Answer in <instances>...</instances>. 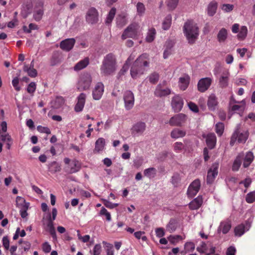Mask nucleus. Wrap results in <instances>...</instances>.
Instances as JSON below:
<instances>
[{
    "label": "nucleus",
    "mask_w": 255,
    "mask_h": 255,
    "mask_svg": "<svg viewBox=\"0 0 255 255\" xmlns=\"http://www.w3.org/2000/svg\"><path fill=\"white\" fill-rule=\"evenodd\" d=\"M105 146V140L103 138H98L95 143V147L94 150V152L99 153L100 151H102Z\"/></svg>",
    "instance_id": "26"
},
{
    "label": "nucleus",
    "mask_w": 255,
    "mask_h": 255,
    "mask_svg": "<svg viewBox=\"0 0 255 255\" xmlns=\"http://www.w3.org/2000/svg\"><path fill=\"white\" fill-rule=\"evenodd\" d=\"M137 13L139 15H142L145 11V7L143 3L140 2L137 3L136 5Z\"/></svg>",
    "instance_id": "44"
},
{
    "label": "nucleus",
    "mask_w": 255,
    "mask_h": 255,
    "mask_svg": "<svg viewBox=\"0 0 255 255\" xmlns=\"http://www.w3.org/2000/svg\"><path fill=\"white\" fill-rule=\"evenodd\" d=\"M43 6V2L40 0L34 11L33 18L37 21H39L42 17L44 12Z\"/></svg>",
    "instance_id": "19"
},
{
    "label": "nucleus",
    "mask_w": 255,
    "mask_h": 255,
    "mask_svg": "<svg viewBox=\"0 0 255 255\" xmlns=\"http://www.w3.org/2000/svg\"><path fill=\"white\" fill-rule=\"evenodd\" d=\"M213 79L211 77H206L201 78L198 82V90L200 92H205L211 86Z\"/></svg>",
    "instance_id": "12"
},
{
    "label": "nucleus",
    "mask_w": 255,
    "mask_h": 255,
    "mask_svg": "<svg viewBox=\"0 0 255 255\" xmlns=\"http://www.w3.org/2000/svg\"><path fill=\"white\" fill-rule=\"evenodd\" d=\"M132 55H131L126 61V63L124 65L122 69L119 72L120 74H124L125 72H126L128 69V63L130 62V60H132L133 58H131Z\"/></svg>",
    "instance_id": "53"
},
{
    "label": "nucleus",
    "mask_w": 255,
    "mask_h": 255,
    "mask_svg": "<svg viewBox=\"0 0 255 255\" xmlns=\"http://www.w3.org/2000/svg\"><path fill=\"white\" fill-rule=\"evenodd\" d=\"M86 21L90 24H93L98 22L99 14L97 10L94 7L88 9L86 16Z\"/></svg>",
    "instance_id": "11"
},
{
    "label": "nucleus",
    "mask_w": 255,
    "mask_h": 255,
    "mask_svg": "<svg viewBox=\"0 0 255 255\" xmlns=\"http://www.w3.org/2000/svg\"><path fill=\"white\" fill-rule=\"evenodd\" d=\"M60 164L56 161L52 162L49 165V170L51 173H55L60 170Z\"/></svg>",
    "instance_id": "41"
},
{
    "label": "nucleus",
    "mask_w": 255,
    "mask_h": 255,
    "mask_svg": "<svg viewBox=\"0 0 255 255\" xmlns=\"http://www.w3.org/2000/svg\"><path fill=\"white\" fill-rule=\"evenodd\" d=\"M32 8V3L31 0H25L22 4V11L25 15L29 14Z\"/></svg>",
    "instance_id": "30"
},
{
    "label": "nucleus",
    "mask_w": 255,
    "mask_h": 255,
    "mask_svg": "<svg viewBox=\"0 0 255 255\" xmlns=\"http://www.w3.org/2000/svg\"><path fill=\"white\" fill-rule=\"evenodd\" d=\"M29 205V204H25V205L20 207V214L22 218H25L28 215L27 210L28 209Z\"/></svg>",
    "instance_id": "49"
},
{
    "label": "nucleus",
    "mask_w": 255,
    "mask_h": 255,
    "mask_svg": "<svg viewBox=\"0 0 255 255\" xmlns=\"http://www.w3.org/2000/svg\"><path fill=\"white\" fill-rule=\"evenodd\" d=\"M246 200L249 203L255 201V192H249L246 196Z\"/></svg>",
    "instance_id": "56"
},
{
    "label": "nucleus",
    "mask_w": 255,
    "mask_h": 255,
    "mask_svg": "<svg viewBox=\"0 0 255 255\" xmlns=\"http://www.w3.org/2000/svg\"><path fill=\"white\" fill-rule=\"evenodd\" d=\"M104 92V85L102 82L97 83L95 86L93 91L92 96L94 100H100Z\"/></svg>",
    "instance_id": "16"
},
{
    "label": "nucleus",
    "mask_w": 255,
    "mask_h": 255,
    "mask_svg": "<svg viewBox=\"0 0 255 255\" xmlns=\"http://www.w3.org/2000/svg\"><path fill=\"white\" fill-rule=\"evenodd\" d=\"M216 132L219 135L221 136L224 130V125L222 123H218L216 125Z\"/></svg>",
    "instance_id": "51"
},
{
    "label": "nucleus",
    "mask_w": 255,
    "mask_h": 255,
    "mask_svg": "<svg viewBox=\"0 0 255 255\" xmlns=\"http://www.w3.org/2000/svg\"><path fill=\"white\" fill-rule=\"evenodd\" d=\"M143 173L145 176L149 178H153L156 174V170L153 167L145 169Z\"/></svg>",
    "instance_id": "43"
},
{
    "label": "nucleus",
    "mask_w": 255,
    "mask_h": 255,
    "mask_svg": "<svg viewBox=\"0 0 255 255\" xmlns=\"http://www.w3.org/2000/svg\"><path fill=\"white\" fill-rule=\"evenodd\" d=\"M23 71L27 72L28 75L31 77H35L37 75V72L34 68L29 67L27 65H25L23 67Z\"/></svg>",
    "instance_id": "37"
},
{
    "label": "nucleus",
    "mask_w": 255,
    "mask_h": 255,
    "mask_svg": "<svg viewBox=\"0 0 255 255\" xmlns=\"http://www.w3.org/2000/svg\"><path fill=\"white\" fill-rule=\"evenodd\" d=\"M244 157V153H240L239 154V155L237 156L236 158L235 159L233 166H232V170L234 171H238L242 162V160Z\"/></svg>",
    "instance_id": "27"
},
{
    "label": "nucleus",
    "mask_w": 255,
    "mask_h": 255,
    "mask_svg": "<svg viewBox=\"0 0 255 255\" xmlns=\"http://www.w3.org/2000/svg\"><path fill=\"white\" fill-rule=\"evenodd\" d=\"M202 203V197L199 195L189 203V207L191 210H197L201 206Z\"/></svg>",
    "instance_id": "23"
},
{
    "label": "nucleus",
    "mask_w": 255,
    "mask_h": 255,
    "mask_svg": "<svg viewBox=\"0 0 255 255\" xmlns=\"http://www.w3.org/2000/svg\"><path fill=\"white\" fill-rule=\"evenodd\" d=\"M185 254L192 252L195 249V245L193 242H187L184 245Z\"/></svg>",
    "instance_id": "52"
},
{
    "label": "nucleus",
    "mask_w": 255,
    "mask_h": 255,
    "mask_svg": "<svg viewBox=\"0 0 255 255\" xmlns=\"http://www.w3.org/2000/svg\"><path fill=\"white\" fill-rule=\"evenodd\" d=\"M146 124L142 122H138L135 123L132 127L131 130L132 135H141L145 130Z\"/></svg>",
    "instance_id": "17"
},
{
    "label": "nucleus",
    "mask_w": 255,
    "mask_h": 255,
    "mask_svg": "<svg viewBox=\"0 0 255 255\" xmlns=\"http://www.w3.org/2000/svg\"><path fill=\"white\" fill-rule=\"evenodd\" d=\"M172 16L170 14L167 15L162 22V28L164 30L168 29L171 24Z\"/></svg>",
    "instance_id": "39"
},
{
    "label": "nucleus",
    "mask_w": 255,
    "mask_h": 255,
    "mask_svg": "<svg viewBox=\"0 0 255 255\" xmlns=\"http://www.w3.org/2000/svg\"><path fill=\"white\" fill-rule=\"evenodd\" d=\"M196 250L200 253H204L207 250V244L205 242H202L200 246L197 248Z\"/></svg>",
    "instance_id": "60"
},
{
    "label": "nucleus",
    "mask_w": 255,
    "mask_h": 255,
    "mask_svg": "<svg viewBox=\"0 0 255 255\" xmlns=\"http://www.w3.org/2000/svg\"><path fill=\"white\" fill-rule=\"evenodd\" d=\"M206 143L210 149H213L215 147L216 143V136L214 133H211L207 134Z\"/></svg>",
    "instance_id": "25"
},
{
    "label": "nucleus",
    "mask_w": 255,
    "mask_h": 255,
    "mask_svg": "<svg viewBox=\"0 0 255 255\" xmlns=\"http://www.w3.org/2000/svg\"><path fill=\"white\" fill-rule=\"evenodd\" d=\"M184 104L182 98L178 95L174 96L171 100V106L174 111L178 112L180 111Z\"/></svg>",
    "instance_id": "15"
},
{
    "label": "nucleus",
    "mask_w": 255,
    "mask_h": 255,
    "mask_svg": "<svg viewBox=\"0 0 255 255\" xmlns=\"http://www.w3.org/2000/svg\"><path fill=\"white\" fill-rule=\"evenodd\" d=\"M218 102L216 96L213 94H211L208 98L207 102L209 109L211 111L215 110L218 105Z\"/></svg>",
    "instance_id": "24"
},
{
    "label": "nucleus",
    "mask_w": 255,
    "mask_h": 255,
    "mask_svg": "<svg viewBox=\"0 0 255 255\" xmlns=\"http://www.w3.org/2000/svg\"><path fill=\"white\" fill-rule=\"evenodd\" d=\"M75 43L74 38H68L60 42V47L63 50L69 51L73 48Z\"/></svg>",
    "instance_id": "18"
},
{
    "label": "nucleus",
    "mask_w": 255,
    "mask_h": 255,
    "mask_svg": "<svg viewBox=\"0 0 255 255\" xmlns=\"http://www.w3.org/2000/svg\"><path fill=\"white\" fill-rule=\"evenodd\" d=\"M37 130L41 133H45L47 134L51 133L50 129L47 127H42L41 126H38L37 127Z\"/></svg>",
    "instance_id": "59"
},
{
    "label": "nucleus",
    "mask_w": 255,
    "mask_h": 255,
    "mask_svg": "<svg viewBox=\"0 0 255 255\" xmlns=\"http://www.w3.org/2000/svg\"><path fill=\"white\" fill-rule=\"evenodd\" d=\"M92 81V78L90 74L88 73L82 74L79 77L77 84V89L80 91L89 89Z\"/></svg>",
    "instance_id": "5"
},
{
    "label": "nucleus",
    "mask_w": 255,
    "mask_h": 255,
    "mask_svg": "<svg viewBox=\"0 0 255 255\" xmlns=\"http://www.w3.org/2000/svg\"><path fill=\"white\" fill-rule=\"evenodd\" d=\"M183 32L190 44L195 43L199 35L198 27L195 23L192 21L185 22L183 27Z\"/></svg>",
    "instance_id": "3"
},
{
    "label": "nucleus",
    "mask_w": 255,
    "mask_h": 255,
    "mask_svg": "<svg viewBox=\"0 0 255 255\" xmlns=\"http://www.w3.org/2000/svg\"><path fill=\"white\" fill-rule=\"evenodd\" d=\"M86 94L81 93L78 97V102L75 107V110L77 112H81L82 111L85 103Z\"/></svg>",
    "instance_id": "21"
},
{
    "label": "nucleus",
    "mask_w": 255,
    "mask_h": 255,
    "mask_svg": "<svg viewBox=\"0 0 255 255\" xmlns=\"http://www.w3.org/2000/svg\"><path fill=\"white\" fill-rule=\"evenodd\" d=\"M89 63V59L88 57L85 58L84 59L80 60L74 67L75 71H80L86 67Z\"/></svg>",
    "instance_id": "29"
},
{
    "label": "nucleus",
    "mask_w": 255,
    "mask_h": 255,
    "mask_svg": "<svg viewBox=\"0 0 255 255\" xmlns=\"http://www.w3.org/2000/svg\"><path fill=\"white\" fill-rule=\"evenodd\" d=\"M254 158L253 153L251 151H248L246 153L245 156L244 155L243 166L245 168L248 167L252 162Z\"/></svg>",
    "instance_id": "28"
},
{
    "label": "nucleus",
    "mask_w": 255,
    "mask_h": 255,
    "mask_svg": "<svg viewBox=\"0 0 255 255\" xmlns=\"http://www.w3.org/2000/svg\"><path fill=\"white\" fill-rule=\"evenodd\" d=\"M227 37V30L225 28H222L218 33L217 39L220 43H222L225 41Z\"/></svg>",
    "instance_id": "34"
},
{
    "label": "nucleus",
    "mask_w": 255,
    "mask_h": 255,
    "mask_svg": "<svg viewBox=\"0 0 255 255\" xmlns=\"http://www.w3.org/2000/svg\"><path fill=\"white\" fill-rule=\"evenodd\" d=\"M232 227L230 220H227L221 222L218 228V233L222 232L223 234H227Z\"/></svg>",
    "instance_id": "20"
},
{
    "label": "nucleus",
    "mask_w": 255,
    "mask_h": 255,
    "mask_svg": "<svg viewBox=\"0 0 255 255\" xmlns=\"http://www.w3.org/2000/svg\"><path fill=\"white\" fill-rule=\"evenodd\" d=\"M12 85L16 91H19L20 90L21 88L19 86V80L18 77H15L12 80Z\"/></svg>",
    "instance_id": "55"
},
{
    "label": "nucleus",
    "mask_w": 255,
    "mask_h": 255,
    "mask_svg": "<svg viewBox=\"0 0 255 255\" xmlns=\"http://www.w3.org/2000/svg\"><path fill=\"white\" fill-rule=\"evenodd\" d=\"M168 239L171 244H175L178 241L182 239V237L180 235L170 236Z\"/></svg>",
    "instance_id": "57"
},
{
    "label": "nucleus",
    "mask_w": 255,
    "mask_h": 255,
    "mask_svg": "<svg viewBox=\"0 0 255 255\" xmlns=\"http://www.w3.org/2000/svg\"><path fill=\"white\" fill-rule=\"evenodd\" d=\"M147 57L146 54H143L134 62L130 69V75L133 78L136 79L144 73L145 67H148L149 64Z\"/></svg>",
    "instance_id": "1"
},
{
    "label": "nucleus",
    "mask_w": 255,
    "mask_h": 255,
    "mask_svg": "<svg viewBox=\"0 0 255 255\" xmlns=\"http://www.w3.org/2000/svg\"><path fill=\"white\" fill-rule=\"evenodd\" d=\"M184 147V144L181 142H176L173 145L174 151L177 153L181 152Z\"/></svg>",
    "instance_id": "50"
},
{
    "label": "nucleus",
    "mask_w": 255,
    "mask_h": 255,
    "mask_svg": "<svg viewBox=\"0 0 255 255\" xmlns=\"http://www.w3.org/2000/svg\"><path fill=\"white\" fill-rule=\"evenodd\" d=\"M178 2V0H167V5L168 7L171 9H174Z\"/></svg>",
    "instance_id": "58"
},
{
    "label": "nucleus",
    "mask_w": 255,
    "mask_h": 255,
    "mask_svg": "<svg viewBox=\"0 0 255 255\" xmlns=\"http://www.w3.org/2000/svg\"><path fill=\"white\" fill-rule=\"evenodd\" d=\"M148 79L150 83L155 84L158 81L159 76L158 73L154 72L148 76Z\"/></svg>",
    "instance_id": "48"
},
{
    "label": "nucleus",
    "mask_w": 255,
    "mask_h": 255,
    "mask_svg": "<svg viewBox=\"0 0 255 255\" xmlns=\"http://www.w3.org/2000/svg\"><path fill=\"white\" fill-rule=\"evenodd\" d=\"M176 226L174 221H170L167 226V229L168 231L172 233L175 231Z\"/></svg>",
    "instance_id": "64"
},
{
    "label": "nucleus",
    "mask_w": 255,
    "mask_h": 255,
    "mask_svg": "<svg viewBox=\"0 0 255 255\" xmlns=\"http://www.w3.org/2000/svg\"><path fill=\"white\" fill-rule=\"evenodd\" d=\"M190 78L188 75H185L183 77H181L179 79V86L181 90L184 91L185 90L190 82Z\"/></svg>",
    "instance_id": "22"
},
{
    "label": "nucleus",
    "mask_w": 255,
    "mask_h": 255,
    "mask_svg": "<svg viewBox=\"0 0 255 255\" xmlns=\"http://www.w3.org/2000/svg\"><path fill=\"white\" fill-rule=\"evenodd\" d=\"M127 23V20L125 16L119 15L117 17V24L119 27H122L125 25Z\"/></svg>",
    "instance_id": "46"
},
{
    "label": "nucleus",
    "mask_w": 255,
    "mask_h": 255,
    "mask_svg": "<svg viewBox=\"0 0 255 255\" xmlns=\"http://www.w3.org/2000/svg\"><path fill=\"white\" fill-rule=\"evenodd\" d=\"M239 32V33L238 35V38L240 40L244 39L246 37L247 34V27L245 26H242Z\"/></svg>",
    "instance_id": "45"
},
{
    "label": "nucleus",
    "mask_w": 255,
    "mask_h": 255,
    "mask_svg": "<svg viewBox=\"0 0 255 255\" xmlns=\"http://www.w3.org/2000/svg\"><path fill=\"white\" fill-rule=\"evenodd\" d=\"M36 90V84L34 82H31L28 86L27 91L30 94H33Z\"/></svg>",
    "instance_id": "63"
},
{
    "label": "nucleus",
    "mask_w": 255,
    "mask_h": 255,
    "mask_svg": "<svg viewBox=\"0 0 255 255\" xmlns=\"http://www.w3.org/2000/svg\"><path fill=\"white\" fill-rule=\"evenodd\" d=\"M65 101L62 97H57L52 102V106L54 109H58L62 106L64 104Z\"/></svg>",
    "instance_id": "36"
},
{
    "label": "nucleus",
    "mask_w": 255,
    "mask_h": 255,
    "mask_svg": "<svg viewBox=\"0 0 255 255\" xmlns=\"http://www.w3.org/2000/svg\"><path fill=\"white\" fill-rule=\"evenodd\" d=\"M182 177V175L180 173H175L172 177L171 182L174 186H177L181 180Z\"/></svg>",
    "instance_id": "42"
},
{
    "label": "nucleus",
    "mask_w": 255,
    "mask_h": 255,
    "mask_svg": "<svg viewBox=\"0 0 255 255\" xmlns=\"http://www.w3.org/2000/svg\"><path fill=\"white\" fill-rule=\"evenodd\" d=\"M166 82L163 81L158 84L155 88L154 94L157 97L166 96L171 94V89L166 87Z\"/></svg>",
    "instance_id": "8"
},
{
    "label": "nucleus",
    "mask_w": 255,
    "mask_h": 255,
    "mask_svg": "<svg viewBox=\"0 0 255 255\" xmlns=\"http://www.w3.org/2000/svg\"><path fill=\"white\" fill-rule=\"evenodd\" d=\"M116 58L113 54H109L104 58L100 70L101 74L109 76L113 74L117 69Z\"/></svg>",
    "instance_id": "2"
},
{
    "label": "nucleus",
    "mask_w": 255,
    "mask_h": 255,
    "mask_svg": "<svg viewBox=\"0 0 255 255\" xmlns=\"http://www.w3.org/2000/svg\"><path fill=\"white\" fill-rule=\"evenodd\" d=\"M100 215L101 216H105L106 220L108 221H111V216L110 213L107 211V210L104 207H102L100 212Z\"/></svg>",
    "instance_id": "54"
},
{
    "label": "nucleus",
    "mask_w": 255,
    "mask_h": 255,
    "mask_svg": "<svg viewBox=\"0 0 255 255\" xmlns=\"http://www.w3.org/2000/svg\"><path fill=\"white\" fill-rule=\"evenodd\" d=\"M187 117L183 114H179L174 115L170 118L169 124L171 126L181 127L186 122Z\"/></svg>",
    "instance_id": "9"
},
{
    "label": "nucleus",
    "mask_w": 255,
    "mask_h": 255,
    "mask_svg": "<svg viewBox=\"0 0 255 255\" xmlns=\"http://www.w3.org/2000/svg\"><path fill=\"white\" fill-rule=\"evenodd\" d=\"M186 134V132L183 130L179 128H174L171 132V137L173 138H178L184 136Z\"/></svg>",
    "instance_id": "33"
},
{
    "label": "nucleus",
    "mask_w": 255,
    "mask_h": 255,
    "mask_svg": "<svg viewBox=\"0 0 255 255\" xmlns=\"http://www.w3.org/2000/svg\"><path fill=\"white\" fill-rule=\"evenodd\" d=\"M139 26L136 23L130 24L124 31L122 38L126 39L127 38H136L139 34Z\"/></svg>",
    "instance_id": "6"
},
{
    "label": "nucleus",
    "mask_w": 255,
    "mask_h": 255,
    "mask_svg": "<svg viewBox=\"0 0 255 255\" xmlns=\"http://www.w3.org/2000/svg\"><path fill=\"white\" fill-rule=\"evenodd\" d=\"M64 162L66 164L68 165L69 170H67L70 173L77 172L81 169V162L77 160L74 159L71 161L68 158H65Z\"/></svg>",
    "instance_id": "10"
},
{
    "label": "nucleus",
    "mask_w": 255,
    "mask_h": 255,
    "mask_svg": "<svg viewBox=\"0 0 255 255\" xmlns=\"http://www.w3.org/2000/svg\"><path fill=\"white\" fill-rule=\"evenodd\" d=\"M116 12V9L115 8L113 7L110 10L106 19V22L107 23H111L115 15Z\"/></svg>",
    "instance_id": "47"
},
{
    "label": "nucleus",
    "mask_w": 255,
    "mask_h": 255,
    "mask_svg": "<svg viewBox=\"0 0 255 255\" xmlns=\"http://www.w3.org/2000/svg\"><path fill=\"white\" fill-rule=\"evenodd\" d=\"M229 73L228 72L223 73L219 79V85L222 88L226 87L228 85Z\"/></svg>",
    "instance_id": "32"
},
{
    "label": "nucleus",
    "mask_w": 255,
    "mask_h": 255,
    "mask_svg": "<svg viewBox=\"0 0 255 255\" xmlns=\"http://www.w3.org/2000/svg\"><path fill=\"white\" fill-rule=\"evenodd\" d=\"M217 8V3L216 2H211L208 6V14L209 16H213L216 12Z\"/></svg>",
    "instance_id": "38"
},
{
    "label": "nucleus",
    "mask_w": 255,
    "mask_h": 255,
    "mask_svg": "<svg viewBox=\"0 0 255 255\" xmlns=\"http://www.w3.org/2000/svg\"><path fill=\"white\" fill-rule=\"evenodd\" d=\"M43 251L45 253H49L51 250L50 245L47 242L44 243L42 245Z\"/></svg>",
    "instance_id": "62"
},
{
    "label": "nucleus",
    "mask_w": 255,
    "mask_h": 255,
    "mask_svg": "<svg viewBox=\"0 0 255 255\" xmlns=\"http://www.w3.org/2000/svg\"><path fill=\"white\" fill-rule=\"evenodd\" d=\"M219 163H214L208 170L207 176V182L209 184L213 183L218 173Z\"/></svg>",
    "instance_id": "14"
},
{
    "label": "nucleus",
    "mask_w": 255,
    "mask_h": 255,
    "mask_svg": "<svg viewBox=\"0 0 255 255\" xmlns=\"http://www.w3.org/2000/svg\"><path fill=\"white\" fill-rule=\"evenodd\" d=\"M246 225L244 224H241L235 227L234 229L235 235L236 236L241 237L245 232L246 230H248Z\"/></svg>",
    "instance_id": "31"
},
{
    "label": "nucleus",
    "mask_w": 255,
    "mask_h": 255,
    "mask_svg": "<svg viewBox=\"0 0 255 255\" xmlns=\"http://www.w3.org/2000/svg\"><path fill=\"white\" fill-rule=\"evenodd\" d=\"M240 128V125H238L231 137L230 144L232 146L234 145L237 140H238V142L240 143L245 142L248 137V131L246 130L241 131Z\"/></svg>",
    "instance_id": "4"
},
{
    "label": "nucleus",
    "mask_w": 255,
    "mask_h": 255,
    "mask_svg": "<svg viewBox=\"0 0 255 255\" xmlns=\"http://www.w3.org/2000/svg\"><path fill=\"white\" fill-rule=\"evenodd\" d=\"M200 186V181L198 179H195L190 184L187 191H199Z\"/></svg>",
    "instance_id": "35"
},
{
    "label": "nucleus",
    "mask_w": 255,
    "mask_h": 255,
    "mask_svg": "<svg viewBox=\"0 0 255 255\" xmlns=\"http://www.w3.org/2000/svg\"><path fill=\"white\" fill-rule=\"evenodd\" d=\"M124 100L125 108L127 110H130L134 105V97L133 94L130 91H126L124 94Z\"/></svg>",
    "instance_id": "13"
},
{
    "label": "nucleus",
    "mask_w": 255,
    "mask_h": 255,
    "mask_svg": "<svg viewBox=\"0 0 255 255\" xmlns=\"http://www.w3.org/2000/svg\"><path fill=\"white\" fill-rule=\"evenodd\" d=\"M156 30L154 28L149 29L146 37V41L148 42L153 41L155 38Z\"/></svg>",
    "instance_id": "40"
},
{
    "label": "nucleus",
    "mask_w": 255,
    "mask_h": 255,
    "mask_svg": "<svg viewBox=\"0 0 255 255\" xmlns=\"http://www.w3.org/2000/svg\"><path fill=\"white\" fill-rule=\"evenodd\" d=\"M246 102L245 100L237 101L233 96L230 98L229 102L230 109L235 112H243L245 108Z\"/></svg>",
    "instance_id": "7"
},
{
    "label": "nucleus",
    "mask_w": 255,
    "mask_h": 255,
    "mask_svg": "<svg viewBox=\"0 0 255 255\" xmlns=\"http://www.w3.org/2000/svg\"><path fill=\"white\" fill-rule=\"evenodd\" d=\"M48 226L49 227V233L52 236V238L54 239H56V235L55 230L54 229V228L53 226L52 221H50L48 224Z\"/></svg>",
    "instance_id": "61"
}]
</instances>
